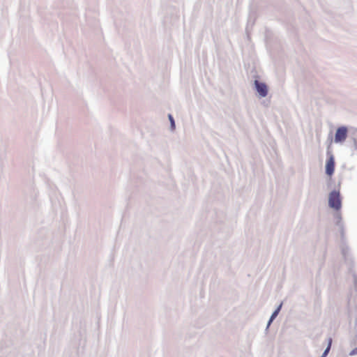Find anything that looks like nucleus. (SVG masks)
I'll list each match as a JSON object with an SVG mask.
<instances>
[{
  "label": "nucleus",
  "mask_w": 357,
  "mask_h": 357,
  "mask_svg": "<svg viewBox=\"0 0 357 357\" xmlns=\"http://www.w3.org/2000/svg\"><path fill=\"white\" fill-rule=\"evenodd\" d=\"M328 204L330 207L339 210L341 208V199L338 192L333 191L329 195Z\"/></svg>",
  "instance_id": "f257e3e1"
},
{
  "label": "nucleus",
  "mask_w": 357,
  "mask_h": 357,
  "mask_svg": "<svg viewBox=\"0 0 357 357\" xmlns=\"http://www.w3.org/2000/svg\"><path fill=\"white\" fill-rule=\"evenodd\" d=\"M347 136V130L345 127L339 128L335 133V142H343L346 139Z\"/></svg>",
  "instance_id": "f03ea898"
},
{
  "label": "nucleus",
  "mask_w": 357,
  "mask_h": 357,
  "mask_svg": "<svg viewBox=\"0 0 357 357\" xmlns=\"http://www.w3.org/2000/svg\"><path fill=\"white\" fill-rule=\"evenodd\" d=\"M335 169V161L333 155L328 159L326 165V173L328 176H332Z\"/></svg>",
  "instance_id": "7ed1b4c3"
},
{
  "label": "nucleus",
  "mask_w": 357,
  "mask_h": 357,
  "mask_svg": "<svg viewBox=\"0 0 357 357\" xmlns=\"http://www.w3.org/2000/svg\"><path fill=\"white\" fill-rule=\"evenodd\" d=\"M257 90L261 97H265L267 95L268 91L265 84L260 83L257 80L255 82Z\"/></svg>",
  "instance_id": "20e7f679"
},
{
  "label": "nucleus",
  "mask_w": 357,
  "mask_h": 357,
  "mask_svg": "<svg viewBox=\"0 0 357 357\" xmlns=\"http://www.w3.org/2000/svg\"><path fill=\"white\" fill-rule=\"evenodd\" d=\"M331 344H332V338L329 337L328 338V347L326 349V350L324 351V354H323L321 357H326L328 355V352H329V351L331 349Z\"/></svg>",
  "instance_id": "39448f33"
},
{
  "label": "nucleus",
  "mask_w": 357,
  "mask_h": 357,
  "mask_svg": "<svg viewBox=\"0 0 357 357\" xmlns=\"http://www.w3.org/2000/svg\"><path fill=\"white\" fill-rule=\"evenodd\" d=\"M280 307H281V305L278 307V308L271 315V319H270V322L273 321V319L275 318V317L278 315L280 310Z\"/></svg>",
  "instance_id": "423d86ee"
},
{
  "label": "nucleus",
  "mask_w": 357,
  "mask_h": 357,
  "mask_svg": "<svg viewBox=\"0 0 357 357\" xmlns=\"http://www.w3.org/2000/svg\"><path fill=\"white\" fill-rule=\"evenodd\" d=\"M169 119L171 122L172 128V129H174L175 127V124H174V119L171 114L169 115Z\"/></svg>",
  "instance_id": "0eeeda50"
},
{
  "label": "nucleus",
  "mask_w": 357,
  "mask_h": 357,
  "mask_svg": "<svg viewBox=\"0 0 357 357\" xmlns=\"http://www.w3.org/2000/svg\"><path fill=\"white\" fill-rule=\"evenodd\" d=\"M351 355H355V354H357V347L355 348L354 350L351 351V352L350 353Z\"/></svg>",
  "instance_id": "6e6552de"
}]
</instances>
